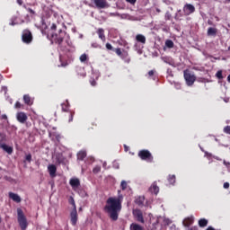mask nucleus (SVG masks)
Wrapping results in <instances>:
<instances>
[{
	"instance_id": "nucleus-19",
	"label": "nucleus",
	"mask_w": 230,
	"mask_h": 230,
	"mask_svg": "<svg viewBox=\"0 0 230 230\" xmlns=\"http://www.w3.org/2000/svg\"><path fill=\"white\" fill-rule=\"evenodd\" d=\"M149 191L150 193H154L155 195H157L159 193V187L157 186V183L154 182L149 188Z\"/></svg>"
},
{
	"instance_id": "nucleus-27",
	"label": "nucleus",
	"mask_w": 230,
	"mask_h": 230,
	"mask_svg": "<svg viewBox=\"0 0 230 230\" xmlns=\"http://www.w3.org/2000/svg\"><path fill=\"white\" fill-rule=\"evenodd\" d=\"M130 230H143V226H139L136 223H132L130 225Z\"/></svg>"
},
{
	"instance_id": "nucleus-28",
	"label": "nucleus",
	"mask_w": 230,
	"mask_h": 230,
	"mask_svg": "<svg viewBox=\"0 0 230 230\" xmlns=\"http://www.w3.org/2000/svg\"><path fill=\"white\" fill-rule=\"evenodd\" d=\"M63 112H67L69 111V102L66 101V102L61 104Z\"/></svg>"
},
{
	"instance_id": "nucleus-54",
	"label": "nucleus",
	"mask_w": 230,
	"mask_h": 230,
	"mask_svg": "<svg viewBox=\"0 0 230 230\" xmlns=\"http://www.w3.org/2000/svg\"><path fill=\"white\" fill-rule=\"evenodd\" d=\"M2 91H4V93H6V91H8V88H6L5 86H3Z\"/></svg>"
},
{
	"instance_id": "nucleus-38",
	"label": "nucleus",
	"mask_w": 230,
	"mask_h": 230,
	"mask_svg": "<svg viewBox=\"0 0 230 230\" xmlns=\"http://www.w3.org/2000/svg\"><path fill=\"white\" fill-rule=\"evenodd\" d=\"M223 163H224L225 166H226L227 170H229V172H230V163L226 162V161H224Z\"/></svg>"
},
{
	"instance_id": "nucleus-30",
	"label": "nucleus",
	"mask_w": 230,
	"mask_h": 230,
	"mask_svg": "<svg viewBox=\"0 0 230 230\" xmlns=\"http://www.w3.org/2000/svg\"><path fill=\"white\" fill-rule=\"evenodd\" d=\"M68 202L73 206V209H76V203H75V199L73 197L69 198Z\"/></svg>"
},
{
	"instance_id": "nucleus-45",
	"label": "nucleus",
	"mask_w": 230,
	"mask_h": 230,
	"mask_svg": "<svg viewBox=\"0 0 230 230\" xmlns=\"http://www.w3.org/2000/svg\"><path fill=\"white\" fill-rule=\"evenodd\" d=\"M224 188H225V190H227V188H229V182H225Z\"/></svg>"
},
{
	"instance_id": "nucleus-18",
	"label": "nucleus",
	"mask_w": 230,
	"mask_h": 230,
	"mask_svg": "<svg viewBox=\"0 0 230 230\" xmlns=\"http://www.w3.org/2000/svg\"><path fill=\"white\" fill-rule=\"evenodd\" d=\"M23 22H24V21H23V20H21V18H19V17H13V18L11 19L10 25H11V26H15V25H17V24H22Z\"/></svg>"
},
{
	"instance_id": "nucleus-55",
	"label": "nucleus",
	"mask_w": 230,
	"mask_h": 230,
	"mask_svg": "<svg viewBox=\"0 0 230 230\" xmlns=\"http://www.w3.org/2000/svg\"><path fill=\"white\" fill-rule=\"evenodd\" d=\"M92 48H98V44L93 43V44H92Z\"/></svg>"
},
{
	"instance_id": "nucleus-12",
	"label": "nucleus",
	"mask_w": 230,
	"mask_h": 230,
	"mask_svg": "<svg viewBox=\"0 0 230 230\" xmlns=\"http://www.w3.org/2000/svg\"><path fill=\"white\" fill-rule=\"evenodd\" d=\"M70 186L74 191H78V188H80V180L78 178H72L69 181Z\"/></svg>"
},
{
	"instance_id": "nucleus-26",
	"label": "nucleus",
	"mask_w": 230,
	"mask_h": 230,
	"mask_svg": "<svg viewBox=\"0 0 230 230\" xmlns=\"http://www.w3.org/2000/svg\"><path fill=\"white\" fill-rule=\"evenodd\" d=\"M85 157H87V153L85 151H80L77 154V159L79 161H84V159H85Z\"/></svg>"
},
{
	"instance_id": "nucleus-56",
	"label": "nucleus",
	"mask_w": 230,
	"mask_h": 230,
	"mask_svg": "<svg viewBox=\"0 0 230 230\" xmlns=\"http://www.w3.org/2000/svg\"><path fill=\"white\" fill-rule=\"evenodd\" d=\"M125 152H128V146L127 145H124Z\"/></svg>"
},
{
	"instance_id": "nucleus-51",
	"label": "nucleus",
	"mask_w": 230,
	"mask_h": 230,
	"mask_svg": "<svg viewBox=\"0 0 230 230\" xmlns=\"http://www.w3.org/2000/svg\"><path fill=\"white\" fill-rule=\"evenodd\" d=\"M28 10V12H30V13H32V14H34L35 13V11H33L32 9H31V8H29V9H27Z\"/></svg>"
},
{
	"instance_id": "nucleus-34",
	"label": "nucleus",
	"mask_w": 230,
	"mask_h": 230,
	"mask_svg": "<svg viewBox=\"0 0 230 230\" xmlns=\"http://www.w3.org/2000/svg\"><path fill=\"white\" fill-rule=\"evenodd\" d=\"M216 76L217 78H218V80H222L224 78V76L222 75V70L217 71Z\"/></svg>"
},
{
	"instance_id": "nucleus-23",
	"label": "nucleus",
	"mask_w": 230,
	"mask_h": 230,
	"mask_svg": "<svg viewBox=\"0 0 230 230\" xmlns=\"http://www.w3.org/2000/svg\"><path fill=\"white\" fill-rule=\"evenodd\" d=\"M23 102L26 105H33V100L28 94L23 95Z\"/></svg>"
},
{
	"instance_id": "nucleus-39",
	"label": "nucleus",
	"mask_w": 230,
	"mask_h": 230,
	"mask_svg": "<svg viewBox=\"0 0 230 230\" xmlns=\"http://www.w3.org/2000/svg\"><path fill=\"white\" fill-rule=\"evenodd\" d=\"M73 116H75V113L70 112V113H69V119H68V122H69V123H71V121H73Z\"/></svg>"
},
{
	"instance_id": "nucleus-3",
	"label": "nucleus",
	"mask_w": 230,
	"mask_h": 230,
	"mask_svg": "<svg viewBox=\"0 0 230 230\" xmlns=\"http://www.w3.org/2000/svg\"><path fill=\"white\" fill-rule=\"evenodd\" d=\"M52 41L55 42L56 44H58V46H63L64 45V40L67 39V34H66L65 31L62 30H59L58 34H52Z\"/></svg>"
},
{
	"instance_id": "nucleus-2",
	"label": "nucleus",
	"mask_w": 230,
	"mask_h": 230,
	"mask_svg": "<svg viewBox=\"0 0 230 230\" xmlns=\"http://www.w3.org/2000/svg\"><path fill=\"white\" fill-rule=\"evenodd\" d=\"M172 224V220L166 217H157L156 221L153 223V230H162L163 226H170Z\"/></svg>"
},
{
	"instance_id": "nucleus-20",
	"label": "nucleus",
	"mask_w": 230,
	"mask_h": 230,
	"mask_svg": "<svg viewBox=\"0 0 230 230\" xmlns=\"http://www.w3.org/2000/svg\"><path fill=\"white\" fill-rule=\"evenodd\" d=\"M137 42H139L140 44H146V37L143 34H137L136 36Z\"/></svg>"
},
{
	"instance_id": "nucleus-22",
	"label": "nucleus",
	"mask_w": 230,
	"mask_h": 230,
	"mask_svg": "<svg viewBox=\"0 0 230 230\" xmlns=\"http://www.w3.org/2000/svg\"><path fill=\"white\" fill-rule=\"evenodd\" d=\"M163 62L165 64H168L169 66H174L175 63L173 62V59L170 57H163L162 58Z\"/></svg>"
},
{
	"instance_id": "nucleus-17",
	"label": "nucleus",
	"mask_w": 230,
	"mask_h": 230,
	"mask_svg": "<svg viewBox=\"0 0 230 230\" xmlns=\"http://www.w3.org/2000/svg\"><path fill=\"white\" fill-rule=\"evenodd\" d=\"M9 199L13 200V202H17V204H19V202H21L22 200L21 196L13 192H9Z\"/></svg>"
},
{
	"instance_id": "nucleus-33",
	"label": "nucleus",
	"mask_w": 230,
	"mask_h": 230,
	"mask_svg": "<svg viewBox=\"0 0 230 230\" xmlns=\"http://www.w3.org/2000/svg\"><path fill=\"white\" fill-rule=\"evenodd\" d=\"M100 172H102V167L100 165H96L93 170V173H100Z\"/></svg>"
},
{
	"instance_id": "nucleus-1",
	"label": "nucleus",
	"mask_w": 230,
	"mask_h": 230,
	"mask_svg": "<svg viewBox=\"0 0 230 230\" xmlns=\"http://www.w3.org/2000/svg\"><path fill=\"white\" fill-rule=\"evenodd\" d=\"M121 204H123V195H119V197H110L106 200L104 210L113 222H116L119 217V212L122 208Z\"/></svg>"
},
{
	"instance_id": "nucleus-37",
	"label": "nucleus",
	"mask_w": 230,
	"mask_h": 230,
	"mask_svg": "<svg viewBox=\"0 0 230 230\" xmlns=\"http://www.w3.org/2000/svg\"><path fill=\"white\" fill-rule=\"evenodd\" d=\"M225 134H228L230 136V126H226L224 128Z\"/></svg>"
},
{
	"instance_id": "nucleus-29",
	"label": "nucleus",
	"mask_w": 230,
	"mask_h": 230,
	"mask_svg": "<svg viewBox=\"0 0 230 230\" xmlns=\"http://www.w3.org/2000/svg\"><path fill=\"white\" fill-rule=\"evenodd\" d=\"M199 227H206L208 226V219L202 218L199 221Z\"/></svg>"
},
{
	"instance_id": "nucleus-43",
	"label": "nucleus",
	"mask_w": 230,
	"mask_h": 230,
	"mask_svg": "<svg viewBox=\"0 0 230 230\" xmlns=\"http://www.w3.org/2000/svg\"><path fill=\"white\" fill-rule=\"evenodd\" d=\"M15 109H21L22 105L21 102H17L14 105Z\"/></svg>"
},
{
	"instance_id": "nucleus-58",
	"label": "nucleus",
	"mask_w": 230,
	"mask_h": 230,
	"mask_svg": "<svg viewBox=\"0 0 230 230\" xmlns=\"http://www.w3.org/2000/svg\"><path fill=\"white\" fill-rule=\"evenodd\" d=\"M66 66H67V64H64V63L61 64V67H66Z\"/></svg>"
},
{
	"instance_id": "nucleus-40",
	"label": "nucleus",
	"mask_w": 230,
	"mask_h": 230,
	"mask_svg": "<svg viewBox=\"0 0 230 230\" xmlns=\"http://www.w3.org/2000/svg\"><path fill=\"white\" fill-rule=\"evenodd\" d=\"M25 159H26V161H28L29 163H31V155L29 154V155H27L26 156H25Z\"/></svg>"
},
{
	"instance_id": "nucleus-21",
	"label": "nucleus",
	"mask_w": 230,
	"mask_h": 230,
	"mask_svg": "<svg viewBox=\"0 0 230 230\" xmlns=\"http://www.w3.org/2000/svg\"><path fill=\"white\" fill-rule=\"evenodd\" d=\"M217 28L209 27L208 29L207 34L208 37H217Z\"/></svg>"
},
{
	"instance_id": "nucleus-14",
	"label": "nucleus",
	"mask_w": 230,
	"mask_h": 230,
	"mask_svg": "<svg viewBox=\"0 0 230 230\" xmlns=\"http://www.w3.org/2000/svg\"><path fill=\"white\" fill-rule=\"evenodd\" d=\"M193 222H195V217H193V216H190L183 219L182 224L184 227H190V226L193 225Z\"/></svg>"
},
{
	"instance_id": "nucleus-46",
	"label": "nucleus",
	"mask_w": 230,
	"mask_h": 230,
	"mask_svg": "<svg viewBox=\"0 0 230 230\" xmlns=\"http://www.w3.org/2000/svg\"><path fill=\"white\" fill-rule=\"evenodd\" d=\"M90 84H91V85H93V87H94V85H96V81L91 80Z\"/></svg>"
},
{
	"instance_id": "nucleus-36",
	"label": "nucleus",
	"mask_w": 230,
	"mask_h": 230,
	"mask_svg": "<svg viewBox=\"0 0 230 230\" xmlns=\"http://www.w3.org/2000/svg\"><path fill=\"white\" fill-rule=\"evenodd\" d=\"M127 182L125 181H122L120 183L121 190H125L127 189Z\"/></svg>"
},
{
	"instance_id": "nucleus-44",
	"label": "nucleus",
	"mask_w": 230,
	"mask_h": 230,
	"mask_svg": "<svg viewBox=\"0 0 230 230\" xmlns=\"http://www.w3.org/2000/svg\"><path fill=\"white\" fill-rule=\"evenodd\" d=\"M106 48L111 50L112 49V45H111V43H107Z\"/></svg>"
},
{
	"instance_id": "nucleus-61",
	"label": "nucleus",
	"mask_w": 230,
	"mask_h": 230,
	"mask_svg": "<svg viewBox=\"0 0 230 230\" xmlns=\"http://www.w3.org/2000/svg\"><path fill=\"white\" fill-rule=\"evenodd\" d=\"M100 77V73H97L96 74V78H99Z\"/></svg>"
},
{
	"instance_id": "nucleus-9",
	"label": "nucleus",
	"mask_w": 230,
	"mask_h": 230,
	"mask_svg": "<svg viewBox=\"0 0 230 230\" xmlns=\"http://www.w3.org/2000/svg\"><path fill=\"white\" fill-rule=\"evenodd\" d=\"M133 217L140 224H145V218L143 217V212L140 209H133Z\"/></svg>"
},
{
	"instance_id": "nucleus-35",
	"label": "nucleus",
	"mask_w": 230,
	"mask_h": 230,
	"mask_svg": "<svg viewBox=\"0 0 230 230\" xmlns=\"http://www.w3.org/2000/svg\"><path fill=\"white\" fill-rule=\"evenodd\" d=\"M79 59H80V62H85L87 60L86 54L81 55Z\"/></svg>"
},
{
	"instance_id": "nucleus-50",
	"label": "nucleus",
	"mask_w": 230,
	"mask_h": 230,
	"mask_svg": "<svg viewBox=\"0 0 230 230\" xmlns=\"http://www.w3.org/2000/svg\"><path fill=\"white\" fill-rule=\"evenodd\" d=\"M116 53H117V55H121V49H116Z\"/></svg>"
},
{
	"instance_id": "nucleus-52",
	"label": "nucleus",
	"mask_w": 230,
	"mask_h": 230,
	"mask_svg": "<svg viewBox=\"0 0 230 230\" xmlns=\"http://www.w3.org/2000/svg\"><path fill=\"white\" fill-rule=\"evenodd\" d=\"M2 119H8V117L5 114H4L2 115Z\"/></svg>"
},
{
	"instance_id": "nucleus-47",
	"label": "nucleus",
	"mask_w": 230,
	"mask_h": 230,
	"mask_svg": "<svg viewBox=\"0 0 230 230\" xmlns=\"http://www.w3.org/2000/svg\"><path fill=\"white\" fill-rule=\"evenodd\" d=\"M211 153L205 152V157H211Z\"/></svg>"
},
{
	"instance_id": "nucleus-16",
	"label": "nucleus",
	"mask_w": 230,
	"mask_h": 230,
	"mask_svg": "<svg viewBox=\"0 0 230 230\" xmlns=\"http://www.w3.org/2000/svg\"><path fill=\"white\" fill-rule=\"evenodd\" d=\"M17 120L20 123H24L28 119V116L24 112H18L16 115Z\"/></svg>"
},
{
	"instance_id": "nucleus-53",
	"label": "nucleus",
	"mask_w": 230,
	"mask_h": 230,
	"mask_svg": "<svg viewBox=\"0 0 230 230\" xmlns=\"http://www.w3.org/2000/svg\"><path fill=\"white\" fill-rule=\"evenodd\" d=\"M16 1H17L18 4H20V6L22 5V0H16Z\"/></svg>"
},
{
	"instance_id": "nucleus-60",
	"label": "nucleus",
	"mask_w": 230,
	"mask_h": 230,
	"mask_svg": "<svg viewBox=\"0 0 230 230\" xmlns=\"http://www.w3.org/2000/svg\"><path fill=\"white\" fill-rule=\"evenodd\" d=\"M207 230H215L213 227H208Z\"/></svg>"
},
{
	"instance_id": "nucleus-25",
	"label": "nucleus",
	"mask_w": 230,
	"mask_h": 230,
	"mask_svg": "<svg viewBox=\"0 0 230 230\" xmlns=\"http://www.w3.org/2000/svg\"><path fill=\"white\" fill-rule=\"evenodd\" d=\"M144 203H145V197L143 196H139L135 199V204H137V206H143Z\"/></svg>"
},
{
	"instance_id": "nucleus-10",
	"label": "nucleus",
	"mask_w": 230,
	"mask_h": 230,
	"mask_svg": "<svg viewBox=\"0 0 230 230\" xmlns=\"http://www.w3.org/2000/svg\"><path fill=\"white\" fill-rule=\"evenodd\" d=\"M92 3H93L96 8H99L100 10L103 8H109V4L107 3V0H92Z\"/></svg>"
},
{
	"instance_id": "nucleus-4",
	"label": "nucleus",
	"mask_w": 230,
	"mask_h": 230,
	"mask_svg": "<svg viewBox=\"0 0 230 230\" xmlns=\"http://www.w3.org/2000/svg\"><path fill=\"white\" fill-rule=\"evenodd\" d=\"M18 215V223L22 230H25L28 227V220L26 219V216H24V212L22 209L17 208Z\"/></svg>"
},
{
	"instance_id": "nucleus-13",
	"label": "nucleus",
	"mask_w": 230,
	"mask_h": 230,
	"mask_svg": "<svg viewBox=\"0 0 230 230\" xmlns=\"http://www.w3.org/2000/svg\"><path fill=\"white\" fill-rule=\"evenodd\" d=\"M71 224L72 226H76V222H78V212L76 208H73L70 213Z\"/></svg>"
},
{
	"instance_id": "nucleus-24",
	"label": "nucleus",
	"mask_w": 230,
	"mask_h": 230,
	"mask_svg": "<svg viewBox=\"0 0 230 230\" xmlns=\"http://www.w3.org/2000/svg\"><path fill=\"white\" fill-rule=\"evenodd\" d=\"M97 34L99 35V39L105 42V31L103 29H98Z\"/></svg>"
},
{
	"instance_id": "nucleus-48",
	"label": "nucleus",
	"mask_w": 230,
	"mask_h": 230,
	"mask_svg": "<svg viewBox=\"0 0 230 230\" xmlns=\"http://www.w3.org/2000/svg\"><path fill=\"white\" fill-rule=\"evenodd\" d=\"M50 28L51 30H57V24L53 23Z\"/></svg>"
},
{
	"instance_id": "nucleus-5",
	"label": "nucleus",
	"mask_w": 230,
	"mask_h": 230,
	"mask_svg": "<svg viewBox=\"0 0 230 230\" xmlns=\"http://www.w3.org/2000/svg\"><path fill=\"white\" fill-rule=\"evenodd\" d=\"M138 156L143 159V161H148L149 163H152L154 157L152 156V154L148 150H142L138 153Z\"/></svg>"
},
{
	"instance_id": "nucleus-63",
	"label": "nucleus",
	"mask_w": 230,
	"mask_h": 230,
	"mask_svg": "<svg viewBox=\"0 0 230 230\" xmlns=\"http://www.w3.org/2000/svg\"><path fill=\"white\" fill-rule=\"evenodd\" d=\"M226 103H227V102H229V99H225Z\"/></svg>"
},
{
	"instance_id": "nucleus-49",
	"label": "nucleus",
	"mask_w": 230,
	"mask_h": 230,
	"mask_svg": "<svg viewBox=\"0 0 230 230\" xmlns=\"http://www.w3.org/2000/svg\"><path fill=\"white\" fill-rule=\"evenodd\" d=\"M154 73H155L154 70H151V71L148 72V75L149 76H154Z\"/></svg>"
},
{
	"instance_id": "nucleus-57",
	"label": "nucleus",
	"mask_w": 230,
	"mask_h": 230,
	"mask_svg": "<svg viewBox=\"0 0 230 230\" xmlns=\"http://www.w3.org/2000/svg\"><path fill=\"white\" fill-rule=\"evenodd\" d=\"M102 166H103V168H107V162H104Z\"/></svg>"
},
{
	"instance_id": "nucleus-11",
	"label": "nucleus",
	"mask_w": 230,
	"mask_h": 230,
	"mask_svg": "<svg viewBox=\"0 0 230 230\" xmlns=\"http://www.w3.org/2000/svg\"><path fill=\"white\" fill-rule=\"evenodd\" d=\"M183 13L184 15H191V13H195V6L191 4H186L183 6Z\"/></svg>"
},
{
	"instance_id": "nucleus-62",
	"label": "nucleus",
	"mask_w": 230,
	"mask_h": 230,
	"mask_svg": "<svg viewBox=\"0 0 230 230\" xmlns=\"http://www.w3.org/2000/svg\"><path fill=\"white\" fill-rule=\"evenodd\" d=\"M227 80L228 82H230V75L227 76Z\"/></svg>"
},
{
	"instance_id": "nucleus-7",
	"label": "nucleus",
	"mask_w": 230,
	"mask_h": 230,
	"mask_svg": "<svg viewBox=\"0 0 230 230\" xmlns=\"http://www.w3.org/2000/svg\"><path fill=\"white\" fill-rule=\"evenodd\" d=\"M22 42L25 44H30L31 40H33V36H31V32L28 30L23 31L22 35Z\"/></svg>"
},
{
	"instance_id": "nucleus-41",
	"label": "nucleus",
	"mask_w": 230,
	"mask_h": 230,
	"mask_svg": "<svg viewBox=\"0 0 230 230\" xmlns=\"http://www.w3.org/2000/svg\"><path fill=\"white\" fill-rule=\"evenodd\" d=\"M127 3H129V4H136L137 0H126Z\"/></svg>"
},
{
	"instance_id": "nucleus-8",
	"label": "nucleus",
	"mask_w": 230,
	"mask_h": 230,
	"mask_svg": "<svg viewBox=\"0 0 230 230\" xmlns=\"http://www.w3.org/2000/svg\"><path fill=\"white\" fill-rule=\"evenodd\" d=\"M0 136H2V139L0 140V148L6 152L7 154H12L13 152V148L12 146H7L6 144L3 143V141H5V137L3 136V134L0 133Z\"/></svg>"
},
{
	"instance_id": "nucleus-6",
	"label": "nucleus",
	"mask_w": 230,
	"mask_h": 230,
	"mask_svg": "<svg viewBox=\"0 0 230 230\" xmlns=\"http://www.w3.org/2000/svg\"><path fill=\"white\" fill-rule=\"evenodd\" d=\"M184 79L186 81L187 85H193L195 84L196 77L193 74L190 73V71H184Z\"/></svg>"
},
{
	"instance_id": "nucleus-64",
	"label": "nucleus",
	"mask_w": 230,
	"mask_h": 230,
	"mask_svg": "<svg viewBox=\"0 0 230 230\" xmlns=\"http://www.w3.org/2000/svg\"><path fill=\"white\" fill-rule=\"evenodd\" d=\"M66 44H67V46H69V42L67 41V40H66Z\"/></svg>"
},
{
	"instance_id": "nucleus-42",
	"label": "nucleus",
	"mask_w": 230,
	"mask_h": 230,
	"mask_svg": "<svg viewBox=\"0 0 230 230\" xmlns=\"http://www.w3.org/2000/svg\"><path fill=\"white\" fill-rule=\"evenodd\" d=\"M113 168H116L118 170L119 168V164H118V162H114Z\"/></svg>"
},
{
	"instance_id": "nucleus-32",
	"label": "nucleus",
	"mask_w": 230,
	"mask_h": 230,
	"mask_svg": "<svg viewBox=\"0 0 230 230\" xmlns=\"http://www.w3.org/2000/svg\"><path fill=\"white\" fill-rule=\"evenodd\" d=\"M165 46L166 48H170V49L173 48V41L172 40H167L165 41Z\"/></svg>"
},
{
	"instance_id": "nucleus-31",
	"label": "nucleus",
	"mask_w": 230,
	"mask_h": 230,
	"mask_svg": "<svg viewBox=\"0 0 230 230\" xmlns=\"http://www.w3.org/2000/svg\"><path fill=\"white\" fill-rule=\"evenodd\" d=\"M168 181L170 184H175V175H169Z\"/></svg>"
},
{
	"instance_id": "nucleus-59",
	"label": "nucleus",
	"mask_w": 230,
	"mask_h": 230,
	"mask_svg": "<svg viewBox=\"0 0 230 230\" xmlns=\"http://www.w3.org/2000/svg\"><path fill=\"white\" fill-rule=\"evenodd\" d=\"M80 197H87V194H79Z\"/></svg>"
},
{
	"instance_id": "nucleus-15",
	"label": "nucleus",
	"mask_w": 230,
	"mask_h": 230,
	"mask_svg": "<svg viewBox=\"0 0 230 230\" xmlns=\"http://www.w3.org/2000/svg\"><path fill=\"white\" fill-rule=\"evenodd\" d=\"M48 172L50 177L55 178L57 177V166L55 164H49L48 166Z\"/></svg>"
}]
</instances>
